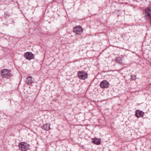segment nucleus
<instances>
[{"label":"nucleus","mask_w":151,"mask_h":151,"mask_svg":"<svg viewBox=\"0 0 151 151\" xmlns=\"http://www.w3.org/2000/svg\"><path fill=\"white\" fill-rule=\"evenodd\" d=\"M77 75L78 78L84 80L87 78L88 77V73L83 70L78 71Z\"/></svg>","instance_id":"1"},{"label":"nucleus","mask_w":151,"mask_h":151,"mask_svg":"<svg viewBox=\"0 0 151 151\" xmlns=\"http://www.w3.org/2000/svg\"><path fill=\"white\" fill-rule=\"evenodd\" d=\"M19 147L21 150L26 151L29 149V145L25 142H21L19 145Z\"/></svg>","instance_id":"2"},{"label":"nucleus","mask_w":151,"mask_h":151,"mask_svg":"<svg viewBox=\"0 0 151 151\" xmlns=\"http://www.w3.org/2000/svg\"><path fill=\"white\" fill-rule=\"evenodd\" d=\"M1 73L2 76L4 78H7L11 75L10 70L7 69L2 70Z\"/></svg>","instance_id":"3"},{"label":"nucleus","mask_w":151,"mask_h":151,"mask_svg":"<svg viewBox=\"0 0 151 151\" xmlns=\"http://www.w3.org/2000/svg\"><path fill=\"white\" fill-rule=\"evenodd\" d=\"M74 32L76 34L80 35L83 32V29L80 26H77L73 28Z\"/></svg>","instance_id":"4"},{"label":"nucleus","mask_w":151,"mask_h":151,"mask_svg":"<svg viewBox=\"0 0 151 151\" xmlns=\"http://www.w3.org/2000/svg\"><path fill=\"white\" fill-rule=\"evenodd\" d=\"M24 56L26 59L29 60L33 59L35 58L34 54L31 52H25L24 53Z\"/></svg>","instance_id":"5"},{"label":"nucleus","mask_w":151,"mask_h":151,"mask_svg":"<svg viewBox=\"0 0 151 151\" xmlns=\"http://www.w3.org/2000/svg\"><path fill=\"white\" fill-rule=\"evenodd\" d=\"M100 86L103 88H107L109 87V83L106 80H104L100 83Z\"/></svg>","instance_id":"6"},{"label":"nucleus","mask_w":151,"mask_h":151,"mask_svg":"<svg viewBox=\"0 0 151 151\" xmlns=\"http://www.w3.org/2000/svg\"><path fill=\"white\" fill-rule=\"evenodd\" d=\"M145 17L147 19H149L151 18V11L149 9L145 10Z\"/></svg>","instance_id":"7"},{"label":"nucleus","mask_w":151,"mask_h":151,"mask_svg":"<svg viewBox=\"0 0 151 151\" xmlns=\"http://www.w3.org/2000/svg\"><path fill=\"white\" fill-rule=\"evenodd\" d=\"M144 115V113L139 110H137L135 111V115L137 118L142 117Z\"/></svg>","instance_id":"8"},{"label":"nucleus","mask_w":151,"mask_h":151,"mask_svg":"<svg viewBox=\"0 0 151 151\" xmlns=\"http://www.w3.org/2000/svg\"><path fill=\"white\" fill-rule=\"evenodd\" d=\"M101 141L100 139L94 137L92 139V142L94 144L99 145L101 144Z\"/></svg>","instance_id":"9"},{"label":"nucleus","mask_w":151,"mask_h":151,"mask_svg":"<svg viewBox=\"0 0 151 151\" xmlns=\"http://www.w3.org/2000/svg\"><path fill=\"white\" fill-rule=\"evenodd\" d=\"M34 82V80H32V77L28 76L27 77L26 83L27 85H32Z\"/></svg>","instance_id":"10"},{"label":"nucleus","mask_w":151,"mask_h":151,"mask_svg":"<svg viewBox=\"0 0 151 151\" xmlns=\"http://www.w3.org/2000/svg\"><path fill=\"white\" fill-rule=\"evenodd\" d=\"M42 127V129L46 131H49L50 129V125L48 124H44Z\"/></svg>","instance_id":"11"},{"label":"nucleus","mask_w":151,"mask_h":151,"mask_svg":"<svg viewBox=\"0 0 151 151\" xmlns=\"http://www.w3.org/2000/svg\"><path fill=\"white\" fill-rule=\"evenodd\" d=\"M131 79L132 81H135L136 79V76L134 75H132L131 76Z\"/></svg>","instance_id":"12"}]
</instances>
